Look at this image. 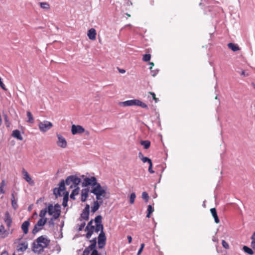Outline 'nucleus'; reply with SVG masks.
Segmentation results:
<instances>
[{"label": "nucleus", "instance_id": "1", "mask_svg": "<svg viewBox=\"0 0 255 255\" xmlns=\"http://www.w3.org/2000/svg\"><path fill=\"white\" fill-rule=\"evenodd\" d=\"M50 242V240L47 239L45 236H41L35 240L32 244V250L34 253L37 252L36 249L40 248L39 252L43 251L47 248Z\"/></svg>", "mask_w": 255, "mask_h": 255}, {"label": "nucleus", "instance_id": "2", "mask_svg": "<svg viewBox=\"0 0 255 255\" xmlns=\"http://www.w3.org/2000/svg\"><path fill=\"white\" fill-rule=\"evenodd\" d=\"M107 187H102L100 183H98L96 187L92 188L90 192L96 196L97 200H103V198L108 199L109 198V193L107 196V193L106 189Z\"/></svg>", "mask_w": 255, "mask_h": 255}, {"label": "nucleus", "instance_id": "3", "mask_svg": "<svg viewBox=\"0 0 255 255\" xmlns=\"http://www.w3.org/2000/svg\"><path fill=\"white\" fill-rule=\"evenodd\" d=\"M120 105L125 107L138 106L141 107L142 108L148 109V106L145 103H143L140 100L138 99L128 100L123 102H121Z\"/></svg>", "mask_w": 255, "mask_h": 255}, {"label": "nucleus", "instance_id": "4", "mask_svg": "<svg viewBox=\"0 0 255 255\" xmlns=\"http://www.w3.org/2000/svg\"><path fill=\"white\" fill-rule=\"evenodd\" d=\"M91 243L88 247H86L83 251L82 255H89L90 251L95 252L98 251L96 246H97V238H94L90 241Z\"/></svg>", "mask_w": 255, "mask_h": 255}, {"label": "nucleus", "instance_id": "5", "mask_svg": "<svg viewBox=\"0 0 255 255\" xmlns=\"http://www.w3.org/2000/svg\"><path fill=\"white\" fill-rule=\"evenodd\" d=\"M95 223V232L100 233H105L104 231V225L102 224V217L101 215H97L94 219Z\"/></svg>", "mask_w": 255, "mask_h": 255}, {"label": "nucleus", "instance_id": "6", "mask_svg": "<svg viewBox=\"0 0 255 255\" xmlns=\"http://www.w3.org/2000/svg\"><path fill=\"white\" fill-rule=\"evenodd\" d=\"M98 183L97 178L95 176H92L91 178L86 177L82 183V186L84 187L91 186L92 188H94Z\"/></svg>", "mask_w": 255, "mask_h": 255}, {"label": "nucleus", "instance_id": "7", "mask_svg": "<svg viewBox=\"0 0 255 255\" xmlns=\"http://www.w3.org/2000/svg\"><path fill=\"white\" fill-rule=\"evenodd\" d=\"M53 126L52 124L48 121H44L40 122L38 124V127L41 131L45 132L50 129Z\"/></svg>", "mask_w": 255, "mask_h": 255}, {"label": "nucleus", "instance_id": "8", "mask_svg": "<svg viewBox=\"0 0 255 255\" xmlns=\"http://www.w3.org/2000/svg\"><path fill=\"white\" fill-rule=\"evenodd\" d=\"M58 185L59 188H55L53 189V194L56 198L58 196H61V192L64 191L66 190V187H64V183L63 181H60Z\"/></svg>", "mask_w": 255, "mask_h": 255}, {"label": "nucleus", "instance_id": "9", "mask_svg": "<svg viewBox=\"0 0 255 255\" xmlns=\"http://www.w3.org/2000/svg\"><path fill=\"white\" fill-rule=\"evenodd\" d=\"M85 131V128L81 126L73 125L71 126V133L73 135L80 134Z\"/></svg>", "mask_w": 255, "mask_h": 255}, {"label": "nucleus", "instance_id": "10", "mask_svg": "<svg viewBox=\"0 0 255 255\" xmlns=\"http://www.w3.org/2000/svg\"><path fill=\"white\" fill-rule=\"evenodd\" d=\"M57 137L58 138L57 141V145L63 148H66L67 146V142L66 139L60 134H57Z\"/></svg>", "mask_w": 255, "mask_h": 255}, {"label": "nucleus", "instance_id": "11", "mask_svg": "<svg viewBox=\"0 0 255 255\" xmlns=\"http://www.w3.org/2000/svg\"><path fill=\"white\" fill-rule=\"evenodd\" d=\"M71 180H72L71 183H72V184H71L70 185V188L79 187L78 185L81 181V180L80 178L78 177L75 175H71Z\"/></svg>", "mask_w": 255, "mask_h": 255}, {"label": "nucleus", "instance_id": "12", "mask_svg": "<svg viewBox=\"0 0 255 255\" xmlns=\"http://www.w3.org/2000/svg\"><path fill=\"white\" fill-rule=\"evenodd\" d=\"M3 220L5 223L6 224L7 228L9 229L11 225L12 220L8 211H6L5 213Z\"/></svg>", "mask_w": 255, "mask_h": 255}, {"label": "nucleus", "instance_id": "13", "mask_svg": "<svg viewBox=\"0 0 255 255\" xmlns=\"http://www.w3.org/2000/svg\"><path fill=\"white\" fill-rule=\"evenodd\" d=\"M89 192H90V190L89 188H86L82 190L81 198L82 202H85L87 200Z\"/></svg>", "mask_w": 255, "mask_h": 255}, {"label": "nucleus", "instance_id": "14", "mask_svg": "<svg viewBox=\"0 0 255 255\" xmlns=\"http://www.w3.org/2000/svg\"><path fill=\"white\" fill-rule=\"evenodd\" d=\"M103 203V200H97L94 201L93 203V206L91 207V211L93 213L96 212L100 208V206Z\"/></svg>", "mask_w": 255, "mask_h": 255}, {"label": "nucleus", "instance_id": "15", "mask_svg": "<svg viewBox=\"0 0 255 255\" xmlns=\"http://www.w3.org/2000/svg\"><path fill=\"white\" fill-rule=\"evenodd\" d=\"M22 172L24 176L23 178L29 183V185H33L34 184V181L32 180L27 172L24 168H23Z\"/></svg>", "mask_w": 255, "mask_h": 255}, {"label": "nucleus", "instance_id": "16", "mask_svg": "<svg viewBox=\"0 0 255 255\" xmlns=\"http://www.w3.org/2000/svg\"><path fill=\"white\" fill-rule=\"evenodd\" d=\"M30 225V222L29 220L25 221L21 225V229L23 233L26 235L28 232V228Z\"/></svg>", "mask_w": 255, "mask_h": 255}, {"label": "nucleus", "instance_id": "17", "mask_svg": "<svg viewBox=\"0 0 255 255\" xmlns=\"http://www.w3.org/2000/svg\"><path fill=\"white\" fill-rule=\"evenodd\" d=\"M96 31L94 28H91L88 31L87 35L90 40H95L96 39Z\"/></svg>", "mask_w": 255, "mask_h": 255}, {"label": "nucleus", "instance_id": "18", "mask_svg": "<svg viewBox=\"0 0 255 255\" xmlns=\"http://www.w3.org/2000/svg\"><path fill=\"white\" fill-rule=\"evenodd\" d=\"M11 136L18 140H23V137L21 135L20 131L18 129L13 130L12 132Z\"/></svg>", "mask_w": 255, "mask_h": 255}, {"label": "nucleus", "instance_id": "19", "mask_svg": "<svg viewBox=\"0 0 255 255\" xmlns=\"http://www.w3.org/2000/svg\"><path fill=\"white\" fill-rule=\"evenodd\" d=\"M94 220L91 219L88 223L85 229V231H91L92 232H95V226L93 225Z\"/></svg>", "mask_w": 255, "mask_h": 255}, {"label": "nucleus", "instance_id": "20", "mask_svg": "<svg viewBox=\"0 0 255 255\" xmlns=\"http://www.w3.org/2000/svg\"><path fill=\"white\" fill-rule=\"evenodd\" d=\"M74 189L72 191L70 197L72 200H75V196L79 194L80 188L79 187H74Z\"/></svg>", "mask_w": 255, "mask_h": 255}, {"label": "nucleus", "instance_id": "21", "mask_svg": "<svg viewBox=\"0 0 255 255\" xmlns=\"http://www.w3.org/2000/svg\"><path fill=\"white\" fill-rule=\"evenodd\" d=\"M228 46L234 52H236L240 50L239 47L237 44L231 42L228 44Z\"/></svg>", "mask_w": 255, "mask_h": 255}, {"label": "nucleus", "instance_id": "22", "mask_svg": "<svg viewBox=\"0 0 255 255\" xmlns=\"http://www.w3.org/2000/svg\"><path fill=\"white\" fill-rule=\"evenodd\" d=\"M11 206L14 209L16 210L18 208V205L17 204V201L15 199L14 193H11Z\"/></svg>", "mask_w": 255, "mask_h": 255}, {"label": "nucleus", "instance_id": "23", "mask_svg": "<svg viewBox=\"0 0 255 255\" xmlns=\"http://www.w3.org/2000/svg\"><path fill=\"white\" fill-rule=\"evenodd\" d=\"M54 235L55 239H62L63 237L62 229H60V230L58 231V229L57 228V232H54Z\"/></svg>", "mask_w": 255, "mask_h": 255}, {"label": "nucleus", "instance_id": "24", "mask_svg": "<svg viewBox=\"0 0 255 255\" xmlns=\"http://www.w3.org/2000/svg\"><path fill=\"white\" fill-rule=\"evenodd\" d=\"M47 219L46 218H41L39 219V220L37 221L36 224V226H38L39 227H43L45 225V224L47 222Z\"/></svg>", "mask_w": 255, "mask_h": 255}, {"label": "nucleus", "instance_id": "25", "mask_svg": "<svg viewBox=\"0 0 255 255\" xmlns=\"http://www.w3.org/2000/svg\"><path fill=\"white\" fill-rule=\"evenodd\" d=\"M106 240L105 233H100L98 237V242H106Z\"/></svg>", "mask_w": 255, "mask_h": 255}, {"label": "nucleus", "instance_id": "26", "mask_svg": "<svg viewBox=\"0 0 255 255\" xmlns=\"http://www.w3.org/2000/svg\"><path fill=\"white\" fill-rule=\"evenodd\" d=\"M243 250L244 251V252L245 253H246L250 255H253L254 253L252 249H251V248H250L248 246H244L243 247Z\"/></svg>", "mask_w": 255, "mask_h": 255}, {"label": "nucleus", "instance_id": "27", "mask_svg": "<svg viewBox=\"0 0 255 255\" xmlns=\"http://www.w3.org/2000/svg\"><path fill=\"white\" fill-rule=\"evenodd\" d=\"M140 144L143 146L144 149H147L149 148L150 146V141L148 140H141Z\"/></svg>", "mask_w": 255, "mask_h": 255}, {"label": "nucleus", "instance_id": "28", "mask_svg": "<svg viewBox=\"0 0 255 255\" xmlns=\"http://www.w3.org/2000/svg\"><path fill=\"white\" fill-rule=\"evenodd\" d=\"M154 212V208L151 205L147 206L146 217L150 218V215Z\"/></svg>", "mask_w": 255, "mask_h": 255}, {"label": "nucleus", "instance_id": "29", "mask_svg": "<svg viewBox=\"0 0 255 255\" xmlns=\"http://www.w3.org/2000/svg\"><path fill=\"white\" fill-rule=\"evenodd\" d=\"M20 245L22 246V247L17 249L18 251L24 252L28 248V244L26 242L22 243L20 244Z\"/></svg>", "mask_w": 255, "mask_h": 255}, {"label": "nucleus", "instance_id": "30", "mask_svg": "<svg viewBox=\"0 0 255 255\" xmlns=\"http://www.w3.org/2000/svg\"><path fill=\"white\" fill-rule=\"evenodd\" d=\"M47 208V212L49 215H52L53 213H54V207L52 204H50L48 206Z\"/></svg>", "mask_w": 255, "mask_h": 255}, {"label": "nucleus", "instance_id": "31", "mask_svg": "<svg viewBox=\"0 0 255 255\" xmlns=\"http://www.w3.org/2000/svg\"><path fill=\"white\" fill-rule=\"evenodd\" d=\"M71 175H70L69 176H68L65 180H61L60 181H63L64 183V187H65V185H71V183H72L71 182Z\"/></svg>", "mask_w": 255, "mask_h": 255}, {"label": "nucleus", "instance_id": "32", "mask_svg": "<svg viewBox=\"0 0 255 255\" xmlns=\"http://www.w3.org/2000/svg\"><path fill=\"white\" fill-rule=\"evenodd\" d=\"M40 7L43 9H48L50 8V5L47 2H41L39 3Z\"/></svg>", "mask_w": 255, "mask_h": 255}, {"label": "nucleus", "instance_id": "33", "mask_svg": "<svg viewBox=\"0 0 255 255\" xmlns=\"http://www.w3.org/2000/svg\"><path fill=\"white\" fill-rule=\"evenodd\" d=\"M80 218L84 220L87 221L89 218V214L82 211V213L80 215Z\"/></svg>", "mask_w": 255, "mask_h": 255}, {"label": "nucleus", "instance_id": "34", "mask_svg": "<svg viewBox=\"0 0 255 255\" xmlns=\"http://www.w3.org/2000/svg\"><path fill=\"white\" fill-rule=\"evenodd\" d=\"M26 115L28 118L27 122L29 123H33L34 122V119L33 118V116L30 112L27 111L26 113Z\"/></svg>", "mask_w": 255, "mask_h": 255}, {"label": "nucleus", "instance_id": "35", "mask_svg": "<svg viewBox=\"0 0 255 255\" xmlns=\"http://www.w3.org/2000/svg\"><path fill=\"white\" fill-rule=\"evenodd\" d=\"M47 213V208H45L44 209L41 210L39 213V217L41 218H44Z\"/></svg>", "mask_w": 255, "mask_h": 255}, {"label": "nucleus", "instance_id": "36", "mask_svg": "<svg viewBox=\"0 0 255 255\" xmlns=\"http://www.w3.org/2000/svg\"><path fill=\"white\" fill-rule=\"evenodd\" d=\"M142 198L144 200L145 203H147L149 200V196L147 192H143L142 193Z\"/></svg>", "mask_w": 255, "mask_h": 255}, {"label": "nucleus", "instance_id": "37", "mask_svg": "<svg viewBox=\"0 0 255 255\" xmlns=\"http://www.w3.org/2000/svg\"><path fill=\"white\" fill-rule=\"evenodd\" d=\"M151 59V55L150 54H145L143 55L142 60L143 61L148 62Z\"/></svg>", "mask_w": 255, "mask_h": 255}, {"label": "nucleus", "instance_id": "38", "mask_svg": "<svg viewBox=\"0 0 255 255\" xmlns=\"http://www.w3.org/2000/svg\"><path fill=\"white\" fill-rule=\"evenodd\" d=\"M38 226H36V224L35 225L34 228L32 231V233L33 235H35L37 233H38L39 231L42 230V228H38Z\"/></svg>", "mask_w": 255, "mask_h": 255}, {"label": "nucleus", "instance_id": "39", "mask_svg": "<svg viewBox=\"0 0 255 255\" xmlns=\"http://www.w3.org/2000/svg\"><path fill=\"white\" fill-rule=\"evenodd\" d=\"M135 197H136V195H135V193L133 192L130 194L129 202L131 204H132L134 203Z\"/></svg>", "mask_w": 255, "mask_h": 255}, {"label": "nucleus", "instance_id": "40", "mask_svg": "<svg viewBox=\"0 0 255 255\" xmlns=\"http://www.w3.org/2000/svg\"><path fill=\"white\" fill-rule=\"evenodd\" d=\"M5 182L4 180H2L1 182L0 187V192L1 194H4L5 193L4 190H3V187L5 185Z\"/></svg>", "mask_w": 255, "mask_h": 255}, {"label": "nucleus", "instance_id": "41", "mask_svg": "<svg viewBox=\"0 0 255 255\" xmlns=\"http://www.w3.org/2000/svg\"><path fill=\"white\" fill-rule=\"evenodd\" d=\"M54 209L55 212L59 213H61V206L59 204H58V203L54 205Z\"/></svg>", "mask_w": 255, "mask_h": 255}, {"label": "nucleus", "instance_id": "42", "mask_svg": "<svg viewBox=\"0 0 255 255\" xmlns=\"http://www.w3.org/2000/svg\"><path fill=\"white\" fill-rule=\"evenodd\" d=\"M69 197H63L62 205L64 207H66L68 206V201Z\"/></svg>", "mask_w": 255, "mask_h": 255}, {"label": "nucleus", "instance_id": "43", "mask_svg": "<svg viewBox=\"0 0 255 255\" xmlns=\"http://www.w3.org/2000/svg\"><path fill=\"white\" fill-rule=\"evenodd\" d=\"M210 212L214 218L218 216L216 209L215 208H211L210 209Z\"/></svg>", "mask_w": 255, "mask_h": 255}, {"label": "nucleus", "instance_id": "44", "mask_svg": "<svg viewBox=\"0 0 255 255\" xmlns=\"http://www.w3.org/2000/svg\"><path fill=\"white\" fill-rule=\"evenodd\" d=\"M150 70L151 74L153 77H155L158 73L159 70L156 69L155 70H152V67H149Z\"/></svg>", "mask_w": 255, "mask_h": 255}, {"label": "nucleus", "instance_id": "45", "mask_svg": "<svg viewBox=\"0 0 255 255\" xmlns=\"http://www.w3.org/2000/svg\"><path fill=\"white\" fill-rule=\"evenodd\" d=\"M141 160L143 163L147 162L148 164H150V162H152L151 160L147 157H144L141 158Z\"/></svg>", "mask_w": 255, "mask_h": 255}, {"label": "nucleus", "instance_id": "46", "mask_svg": "<svg viewBox=\"0 0 255 255\" xmlns=\"http://www.w3.org/2000/svg\"><path fill=\"white\" fill-rule=\"evenodd\" d=\"M6 232L4 227L3 225L0 226V235H3Z\"/></svg>", "mask_w": 255, "mask_h": 255}, {"label": "nucleus", "instance_id": "47", "mask_svg": "<svg viewBox=\"0 0 255 255\" xmlns=\"http://www.w3.org/2000/svg\"><path fill=\"white\" fill-rule=\"evenodd\" d=\"M144 247V244H143V243L141 244L140 245V247L137 252V255H140L141 253L143 251Z\"/></svg>", "mask_w": 255, "mask_h": 255}, {"label": "nucleus", "instance_id": "48", "mask_svg": "<svg viewBox=\"0 0 255 255\" xmlns=\"http://www.w3.org/2000/svg\"><path fill=\"white\" fill-rule=\"evenodd\" d=\"M222 245L223 247L226 249H228L229 248V244L225 240H222Z\"/></svg>", "mask_w": 255, "mask_h": 255}, {"label": "nucleus", "instance_id": "49", "mask_svg": "<svg viewBox=\"0 0 255 255\" xmlns=\"http://www.w3.org/2000/svg\"><path fill=\"white\" fill-rule=\"evenodd\" d=\"M149 94L152 96L153 100H154L155 103H157V102L159 101L158 99L156 98L155 94L153 92H149Z\"/></svg>", "mask_w": 255, "mask_h": 255}, {"label": "nucleus", "instance_id": "50", "mask_svg": "<svg viewBox=\"0 0 255 255\" xmlns=\"http://www.w3.org/2000/svg\"><path fill=\"white\" fill-rule=\"evenodd\" d=\"M98 244L99 248L102 249L105 246L106 242H98Z\"/></svg>", "mask_w": 255, "mask_h": 255}, {"label": "nucleus", "instance_id": "51", "mask_svg": "<svg viewBox=\"0 0 255 255\" xmlns=\"http://www.w3.org/2000/svg\"><path fill=\"white\" fill-rule=\"evenodd\" d=\"M86 223L85 222H83L82 224H81L80 225H79V227L78 229V231L79 232L82 231L84 227L85 226Z\"/></svg>", "mask_w": 255, "mask_h": 255}, {"label": "nucleus", "instance_id": "52", "mask_svg": "<svg viewBox=\"0 0 255 255\" xmlns=\"http://www.w3.org/2000/svg\"><path fill=\"white\" fill-rule=\"evenodd\" d=\"M83 211L87 213L88 214H90V205L87 204Z\"/></svg>", "mask_w": 255, "mask_h": 255}, {"label": "nucleus", "instance_id": "53", "mask_svg": "<svg viewBox=\"0 0 255 255\" xmlns=\"http://www.w3.org/2000/svg\"><path fill=\"white\" fill-rule=\"evenodd\" d=\"M83 211L87 213L88 214H90V205L87 204Z\"/></svg>", "mask_w": 255, "mask_h": 255}, {"label": "nucleus", "instance_id": "54", "mask_svg": "<svg viewBox=\"0 0 255 255\" xmlns=\"http://www.w3.org/2000/svg\"><path fill=\"white\" fill-rule=\"evenodd\" d=\"M87 232V234H86V237L87 239H90L94 232H92L91 231H86Z\"/></svg>", "mask_w": 255, "mask_h": 255}, {"label": "nucleus", "instance_id": "55", "mask_svg": "<svg viewBox=\"0 0 255 255\" xmlns=\"http://www.w3.org/2000/svg\"><path fill=\"white\" fill-rule=\"evenodd\" d=\"M148 171L150 173H154V171H153L152 170V162H150V164H149Z\"/></svg>", "mask_w": 255, "mask_h": 255}, {"label": "nucleus", "instance_id": "56", "mask_svg": "<svg viewBox=\"0 0 255 255\" xmlns=\"http://www.w3.org/2000/svg\"><path fill=\"white\" fill-rule=\"evenodd\" d=\"M48 224L49 226H54L55 225V223L53 220V218H51L50 220L48 221Z\"/></svg>", "mask_w": 255, "mask_h": 255}, {"label": "nucleus", "instance_id": "57", "mask_svg": "<svg viewBox=\"0 0 255 255\" xmlns=\"http://www.w3.org/2000/svg\"><path fill=\"white\" fill-rule=\"evenodd\" d=\"M60 215V213L55 212V214L54 215V216L52 217L53 220L57 219L59 217Z\"/></svg>", "mask_w": 255, "mask_h": 255}, {"label": "nucleus", "instance_id": "58", "mask_svg": "<svg viewBox=\"0 0 255 255\" xmlns=\"http://www.w3.org/2000/svg\"><path fill=\"white\" fill-rule=\"evenodd\" d=\"M241 75V76H243L244 77H247L249 75L248 73H246L245 70H242V71Z\"/></svg>", "mask_w": 255, "mask_h": 255}, {"label": "nucleus", "instance_id": "59", "mask_svg": "<svg viewBox=\"0 0 255 255\" xmlns=\"http://www.w3.org/2000/svg\"><path fill=\"white\" fill-rule=\"evenodd\" d=\"M251 247L255 251V241H252L251 242Z\"/></svg>", "mask_w": 255, "mask_h": 255}, {"label": "nucleus", "instance_id": "60", "mask_svg": "<svg viewBox=\"0 0 255 255\" xmlns=\"http://www.w3.org/2000/svg\"><path fill=\"white\" fill-rule=\"evenodd\" d=\"M91 255H101V254L98 252V251H95L91 252Z\"/></svg>", "mask_w": 255, "mask_h": 255}, {"label": "nucleus", "instance_id": "61", "mask_svg": "<svg viewBox=\"0 0 255 255\" xmlns=\"http://www.w3.org/2000/svg\"><path fill=\"white\" fill-rule=\"evenodd\" d=\"M214 219L215 222L216 223L218 224L220 222V220L219 219L218 216L215 217Z\"/></svg>", "mask_w": 255, "mask_h": 255}, {"label": "nucleus", "instance_id": "62", "mask_svg": "<svg viewBox=\"0 0 255 255\" xmlns=\"http://www.w3.org/2000/svg\"><path fill=\"white\" fill-rule=\"evenodd\" d=\"M63 197H69V192L64 191L63 192Z\"/></svg>", "mask_w": 255, "mask_h": 255}, {"label": "nucleus", "instance_id": "63", "mask_svg": "<svg viewBox=\"0 0 255 255\" xmlns=\"http://www.w3.org/2000/svg\"><path fill=\"white\" fill-rule=\"evenodd\" d=\"M0 255H8V253L7 252V251H6V250L5 251H3L1 254H0Z\"/></svg>", "mask_w": 255, "mask_h": 255}, {"label": "nucleus", "instance_id": "64", "mask_svg": "<svg viewBox=\"0 0 255 255\" xmlns=\"http://www.w3.org/2000/svg\"><path fill=\"white\" fill-rule=\"evenodd\" d=\"M251 239L252 241H255V232L252 235Z\"/></svg>", "mask_w": 255, "mask_h": 255}]
</instances>
